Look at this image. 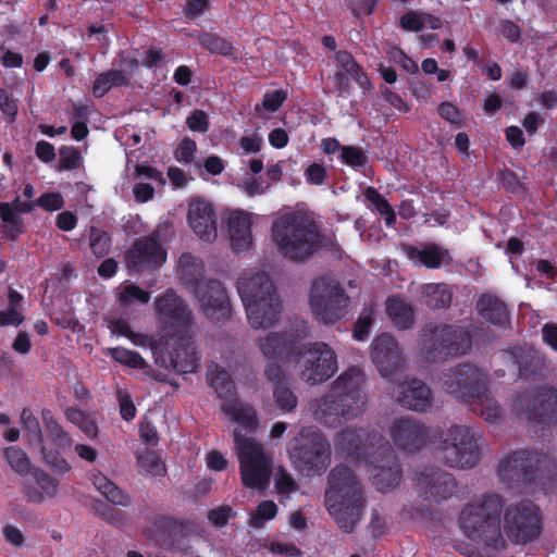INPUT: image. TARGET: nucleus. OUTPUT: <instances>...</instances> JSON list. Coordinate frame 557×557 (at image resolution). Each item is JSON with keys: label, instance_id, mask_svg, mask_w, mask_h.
<instances>
[{"label": "nucleus", "instance_id": "nucleus-36", "mask_svg": "<svg viewBox=\"0 0 557 557\" xmlns=\"http://www.w3.org/2000/svg\"><path fill=\"white\" fill-rule=\"evenodd\" d=\"M422 295L431 308L446 307L451 300V292L445 284H426L422 287Z\"/></svg>", "mask_w": 557, "mask_h": 557}, {"label": "nucleus", "instance_id": "nucleus-4", "mask_svg": "<svg viewBox=\"0 0 557 557\" xmlns=\"http://www.w3.org/2000/svg\"><path fill=\"white\" fill-rule=\"evenodd\" d=\"M339 449L348 456H362L369 465L372 483L376 490L386 492L400 481V470L391 455L387 444L376 445L363 430L344 431L338 438Z\"/></svg>", "mask_w": 557, "mask_h": 557}, {"label": "nucleus", "instance_id": "nucleus-61", "mask_svg": "<svg viewBox=\"0 0 557 557\" xmlns=\"http://www.w3.org/2000/svg\"><path fill=\"white\" fill-rule=\"evenodd\" d=\"M326 176L324 166L318 163H312L306 170V178L309 183L321 185Z\"/></svg>", "mask_w": 557, "mask_h": 557}, {"label": "nucleus", "instance_id": "nucleus-41", "mask_svg": "<svg viewBox=\"0 0 557 557\" xmlns=\"http://www.w3.org/2000/svg\"><path fill=\"white\" fill-rule=\"evenodd\" d=\"M66 418L75 425H77L82 432L89 438H95L98 433V428L90 417H87L83 411L74 408H69L65 411Z\"/></svg>", "mask_w": 557, "mask_h": 557}, {"label": "nucleus", "instance_id": "nucleus-45", "mask_svg": "<svg viewBox=\"0 0 557 557\" xmlns=\"http://www.w3.org/2000/svg\"><path fill=\"white\" fill-rule=\"evenodd\" d=\"M138 463L143 471H145L149 475H161L164 473V465L161 461L160 457L150 450H146L145 453L138 456Z\"/></svg>", "mask_w": 557, "mask_h": 557}, {"label": "nucleus", "instance_id": "nucleus-8", "mask_svg": "<svg viewBox=\"0 0 557 557\" xmlns=\"http://www.w3.org/2000/svg\"><path fill=\"white\" fill-rule=\"evenodd\" d=\"M444 389L456 399L472 403L488 422L500 416L497 403L487 394L485 374L472 366H460L444 374Z\"/></svg>", "mask_w": 557, "mask_h": 557}, {"label": "nucleus", "instance_id": "nucleus-26", "mask_svg": "<svg viewBox=\"0 0 557 557\" xmlns=\"http://www.w3.org/2000/svg\"><path fill=\"white\" fill-rule=\"evenodd\" d=\"M203 271L205 264L201 259L190 253H183L180 257L176 273L182 284L191 293L206 283V281H202Z\"/></svg>", "mask_w": 557, "mask_h": 557}, {"label": "nucleus", "instance_id": "nucleus-47", "mask_svg": "<svg viewBox=\"0 0 557 557\" xmlns=\"http://www.w3.org/2000/svg\"><path fill=\"white\" fill-rule=\"evenodd\" d=\"M274 484L276 493L282 497H288L296 491L297 484L283 468H278L275 472Z\"/></svg>", "mask_w": 557, "mask_h": 557}, {"label": "nucleus", "instance_id": "nucleus-2", "mask_svg": "<svg viewBox=\"0 0 557 557\" xmlns=\"http://www.w3.org/2000/svg\"><path fill=\"white\" fill-rule=\"evenodd\" d=\"M363 374L351 368L337 377L329 392L310 404L315 420L329 428H336L343 421L358 417L366 405L361 389Z\"/></svg>", "mask_w": 557, "mask_h": 557}, {"label": "nucleus", "instance_id": "nucleus-34", "mask_svg": "<svg viewBox=\"0 0 557 557\" xmlns=\"http://www.w3.org/2000/svg\"><path fill=\"white\" fill-rule=\"evenodd\" d=\"M94 486L112 504L125 506L128 496L100 472L91 473Z\"/></svg>", "mask_w": 557, "mask_h": 557}, {"label": "nucleus", "instance_id": "nucleus-62", "mask_svg": "<svg viewBox=\"0 0 557 557\" xmlns=\"http://www.w3.org/2000/svg\"><path fill=\"white\" fill-rule=\"evenodd\" d=\"M366 196L381 214L389 212L392 207L374 188H368Z\"/></svg>", "mask_w": 557, "mask_h": 557}, {"label": "nucleus", "instance_id": "nucleus-21", "mask_svg": "<svg viewBox=\"0 0 557 557\" xmlns=\"http://www.w3.org/2000/svg\"><path fill=\"white\" fill-rule=\"evenodd\" d=\"M371 359L385 379H391L403 364L398 345L389 334H382L373 341Z\"/></svg>", "mask_w": 557, "mask_h": 557}, {"label": "nucleus", "instance_id": "nucleus-17", "mask_svg": "<svg viewBox=\"0 0 557 557\" xmlns=\"http://www.w3.org/2000/svg\"><path fill=\"white\" fill-rule=\"evenodd\" d=\"M159 231L150 237L139 239L126 252L127 267L134 272L153 270L161 267L166 260V251L158 243Z\"/></svg>", "mask_w": 557, "mask_h": 557}, {"label": "nucleus", "instance_id": "nucleus-48", "mask_svg": "<svg viewBox=\"0 0 557 557\" xmlns=\"http://www.w3.org/2000/svg\"><path fill=\"white\" fill-rule=\"evenodd\" d=\"M90 248L95 256L103 257L109 252L110 238L107 233L91 228L90 233Z\"/></svg>", "mask_w": 557, "mask_h": 557}, {"label": "nucleus", "instance_id": "nucleus-16", "mask_svg": "<svg viewBox=\"0 0 557 557\" xmlns=\"http://www.w3.org/2000/svg\"><path fill=\"white\" fill-rule=\"evenodd\" d=\"M193 294L198 308L206 318L212 321H223L231 317V300L227 290L220 281H206Z\"/></svg>", "mask_w": 557, "mask_h": 557}, {"label": "nucleus", "instance_id": "nucleus-46", "mask_svg": "<svg viewBox=\"0 0 557 557\" xmlns=\"http://www.w3.org/2000/svg\"><path fill=\"white\" fill-rule=\"evenodd\" d=\"M237 186L239 190L248 197L263 195L270 188L268 182L263 181L261 177L252 176L246 177Z\"/></svg>", "mask_w": 557, "mask_h": 557}, {"label": "nucleus", "instance_id": "nucleus-5", "mask_svg": "<svg viewBox=\"0 0 557 557\" xmlns=\"http://www.w3.org/2000/svg\"><path fill=\"white\" fill-rule=\"evenodd\" d=\"M271 236L277 251L290 260H305L321 245L315 224L297 212H286L274 219Z\"/></svg>", "mask_w": 557, "mask_h": 557}, {"label": "nucleus", "instance_id": "nucleus-32", "mask_svg": "<svg viewBox=\"0 0 557 557\" xmlns=\"http://www.w3.org/2000/svg\"><path fill=\"white\" fill-rule=\"evenodd\" d=\"M399 23L401 28L408 32H419L424 27L438 29L442 26L440 17L417 11H409L405 13L400 17Z\"/></svg>", "mask_w": 557, "mask_h": 557}, {"label": "nucleus", "instance_id": "nucleus-40", "mask_svg": "<svg viewBox=\"0 0 557 557\" xmlns=\"http://www.w3.org/2000/svg\"><path fill=\"white\" fill-rule=\"evenodd\" d=\"M199 42L212 53H218L224 57L235 55V48L225 39L211 35L202 34L199 37Z\"/></svg>", "mask_w": 557, "mask_h": 557}, {"label": "nucleus", "instance_id": "nucleus-25", "mask_svg": "<svg viewBox=\"0 0 557 557\" xmlns=\"http://www.w3.org/2000/svg\"><path fill=\"white\" fill-rule=\"evenodd\" d=\"M265 376L273 384V395L276 404L282 410L292 411L297 406V397L293 391L285 385L287 376L282 367L269 364L264 370Z\"/></svg>", "mask_w": 557, "mask_h": 557}, {"label": "nucleus", "instance_id": "nucleus-49", "mask_svg": "<svg viewBox=\"0 0 557 557\" xmlns=\"http://www.w3.org/2000/svg\"><path fill=\"white\" fill-rule=\"evenodd\" d=\"M374 322V312L372 309L366 310L357 320L354 329V337L358 341H364Z\"/></svg>", "mask_w": 557, "mask_h": 557}, {"label": "nucleus", "instance_id": "nucleus-59", "mask_svg": "<svg viewBox=\"0 0 557 557\" xmlns=\"http://www.w3.org/2000/svg\"><path fill=\"white\" fill-rule=\"evenodd\" d=\"M37 205L42 207L47 211H55L63 207L64 201L60 194L48 193L40 196Z\"/></svg>", "mask_w": 557, "mask_h": 557}, {"label": "nucleus", "instance_id": "nucleus-43", "mask_svg": "<svg viewBox=\"0 0 557 557\" xmlns=\"http://www.w3.org/2000/svg\"><path fill=\"white\" fill-rule=\"evenodd\" d=\"M109 354L115 361L129 368L145 369L147 367L145 359L136 351L117 347L109 349Z\"/></svg>", "mask_w": 557, "mask_h": 557}, {"label": "nucleus", "instance_id": "nucleus-7", "mask_svg": "<svg viewBox=\"0 0 557 557\" xmlns=\"http://www.w3.org/2000/svg\"><path fill=\"white\" fill-rule=\"evenodd\" d=\"M503 500L497 494L483 496L466 506L460 515V528L472 541L486 547L504 546L499 525Z\"/></svg>", "mask_w": 557, "mask_h": 557}, {"label": "nucleus", "instance_id": "nucleus-57", "mask_svg": "<svg viewBox=\"0 0 557 557\" xmlns=\"http://www.w3.org/2000/svg\"><path fill=\"white\" fill-rule=\"evenodd\" d=\"M267 548L275 555H282L286 557H295L300 555V550L293 543L286 542H271L267 545Z\"/></svg>", "mask_w": 557, "mask_h": 557}, {"label": "nucleus", "instance_id": "nucleus-20", "mask_svg": "<svg viewBox=\"0 0 557 557\" xmlns=\"http://www.w3.org/2000/svg\"><path fill=\"white\" fill-rule=\"evenodd\" d=\"M187 221L200 240L212 243L216 239V214L210 202L200 198L191 199L188 203Z\"/></svg>", "mask_w": 557, "mask_h": 557}, {"label": "nucleus", "instance_id": "nucleus-9", "mask_svg": "<svg viewBox=\"0 0 557 557\" xmlns=\"http://www.w3.org/2000/svg\"><path fill=\"white\" fill-rule=\"evenodd\" d=\"M234 442L243 485L265 491L272 473V455L255 438L242 435L239 429L234 431Z\"/></svg>", "mask_w": 557, "mask_h": 557}, {"label": "nucleus", "instance_id": "nucleus-56", "mask_svg": "<svg viewBox=\"0 0 557 557\" xmlns=\"http://www.w3.org/2000/svg\"><path fill=\"white\" fill-rule=\"evenodd\" d=\"M196 152V143L189 138H185L178 145L175 156L181 162L191 163L194 161V154Z\"/></svg>", "mask_w": 557, "mask_h": 557}, {"label": "nucleus", "instance_id": "nucleus-58", "mask_svg": "<svg viewBox=\"0 0 557 557\" xmlns=\"http://www.w3.org/2000/svg\"><path fill=\"white\" fill-rule=\"evenodd\" d=\"M286 99V92L283 90H273L267 92L263 97L262 106L269 112L276 111L284 100Z\"/></svg>", "mask_w": 557, "mask_h": 557}, {"label": "nucleus", "instance_id": "nucleus-52", "mask_svg": "<svg viewBox=\"0 0 557 557\" xmlns=\"http://www.w3.org/2000/svg\"><path fill=\"white\" fill-rule=\"evenodd\" d=\"M42 456L45 462L57 473L63 474L71 470L69 462L58 454L47 451V449L44 448Z\"/></svg>", "mask_w": 557, "mask_h": 557}, {"label": "nucleus", "instance_id": "nucleus-35", "mask_svg": "<svg viewBox=\"0 0 557 557\" xmlns=\"http://www.w3.org/2000/svg\"><path fill=\"white\" fill-rule=\"evenodd\" d=\"M425 485H430V488L426 490L424 486V482L419 480V486L421 491H424L426 495L432 497H448L455 488L454 479L449 474H436L431 479V482H425Z\"/></svg>", "mask_w": 557, "mask_h": 557}, {"label": "nucleus", "instance_id": "nucleus-11", "mask_svg": "<svg viewBox=\"0 0 557 557\" xmlns=\"http://www.w3.org/2000/svg\"><path fill=\"white\" fill-rule=\"evenodd\" d=\"M308 301L313 317L324 324H333L343 319L350 306V298L341 284L326 276L313 282Z\"/></svg>", "mask_w": 557, "mask_h": 557}, {"label": "nucleus", "instance_id": "nucleus-13", "mask_svg": "<svg viewBox=\"0 0 557 557\" xmlns=\"http://www.w3.org/2000/svg\"><path fill=\"white\" fill-rule=\"evenodd\" d=\"M479 433L467 426L456 425L447 430L437 447V457L453 468H470L479 458Z\"/></svg>", "mask_w": 557, "mask_h": 557}, {"label": "nucleus", "instance_id": "nucleus-27", "mask_svg": "<svg viewBox=\"0 0 557 557\" xmlns=\"http://www.w3.org/2000/svg\"><path fill=\"white\" fill-rule=\"evenodd\" d=\"M406 253L416 265H424L426 268L436 269L450 261L448 251L438 245L409 246L406 248Z\"/></svg>", "mask_w": 557, "mask_h": 557}, {"label": "nucleus", "instance_id": "nucleus-18", "mask_svg": "<svg viewBox=\"0 0 557 557\" xmlns=\"http://www.w3.org/2000/svg\"><path fill=\"white\" fill-rule=\"evenodd\" d=\"M308 334L307 327H302L296 334L294 333H275L271 332L265 336L259 338L258 346L268 359L265 368L271 364L281 367L280 362H283L290 354L297 348L296 344L299 339L305 338Z\"/></svg>", "mask_w": 557, "mask_h": 557}, {"label": "nucleus", "instance_id": "nucleus-55", "mask_svg": "<svg viewBox=\"0 0 557 557\" xmlns=\"http://www.w3.org/2000/svg\"><path fill=\"white\" fill-rule=\"evenodd\" d=\"M438 114L449 123L460 126L462 123L461 112L450 102H443L438 107Z\"/></svg>", "mask_w": 557, "mask_h": 557}, {"label": "nucleus", "instance_id": "nucleus-54", "mask_svg": "<svg viewBox=\"0 0 557 557\" xmlns=\"http://www.w3.org/2000/svg\"><path fill=\"white\" fill-rule=\"evenodd\" d=\"M190 131L206 133L209 128L207 114L201 110H195L186 120Z\"/></svg>", "mask_w": 557, "mask_h": 557}, {"label": "nucleus", "instance_id": "nucleus-6", "mask_svg": "<svg viewBox=\"0 0 557 557\" xmlns=\"http://www.w3.org/2000/svg\"><path fill=\"white\" fill-rule=\"evenodd\" d=\"M325 493L329 513L345 532H351L360 519L363 502L360 486L352 472L344 466L332 470Z\"/></svg>", "mask_w": 557, "mask_h": 557}, {"label": "nucleus", "instance_id": "nucleus-14", "mask_svg": "<svg viewBox=\"0 0 557 557\" xmlns=\"http://www.w3.org/2000/svg\"><path fill=\"white\" fill-rule=\"evenodd\" d=\"M209 381L223 399L221 409L225 416L246 429H255L258 424L256 411L235 397L234 384L228 373L220 366L212 364L209 368Z\"/></svg>", "mask_w": 557, "mask_h": 557}, {"label": "nucleus", "instance_id": "nucleus-12", "mask_svg": "<svg viewBox=\"0 0 557 557\" xmlns=\"http://www.w3.org/2000/svg\"><path fill=\"white\" fill-rule=\"evenodd\" d=\"M296 369L301 381L314 386L326 382L338 370L337 356L325 343L315 342L297 348Z\"/></svg>", "mask_w": 557, "mask_h": 557}, {"label": "nucleus", "instance_id": "nucleus-63", "mask_svg": "<svg viewBox=\"0 0 557 557\" xmlns=\"http://www.w3.org/2000/svg\"><path fill=\"white\" fill-rule=\"evenodd\" d=\"M232 516V508L227 506L219 507L209 512V520L218 527L224 525Z\"/></svg>", "mask_w": 557, "mask_h": 557}, {"label": "nucleus", "instance_id": "nucleus-53", "mask_svg": "<svg viewBox=\"0 0 557 557\" xmlns=\"http://www.w3.org/2000/svg\"><path fill=\"white\" fill-rule=\"evenodd\" d=\"M342 160L349 166H361L366 163V156L360 148L342 147Z\"/></svg>", "mask_w": 557, "mask_h": 557}, {"label": "nucleus", "instance_id": "nucleus-24", "mask_svg": "<svg viewBox=\"0 0 557 557\" xmlns=\"http://www.w3.org/2000/svg\"><path fill=\"white\" fill-rule=\"evenodd\" d=\"M398 401L414 411H425L432 403L431 389L420 380H408L400 385Z\"/></svg>", "mask_w": 557, "mask_h": 557}, {"label": "nucleus", "instance_id": "nucleus-22", "mask_svg": "<svg viewBox=\"0 0 557 557\" xmlns=\"http://www.w3.org/2000/svg\"><path fill=\"white\" fill-rule=\"evenodd\" d=\"M59 480L46 471L34 468L23 479V493L27 502L44 504L57 497Z\"/></svg>", "mask_w": 557, "mask_h": 557}, {"label": "nucleus", "instance_id": "nucleus-38", "mask_svg": "<svg viewBox=\"0 0 557 557\" xmlns=\"http://www.w3.org/2000/svg\"><path fill=\"white\" fill-rule=\"evenodd\" d=\"M278 508L272 500L261 502L256 510L250 513L249 525L261 529L268 521L273 520L277 515Z\"/></svg>", "mask_w": 557, "mask_h": 557}, {"label": "nucleus", "instance_id": "nucleus-15", "mask_svg": "<svg viewBox=\"0 0 557 557\" xmlns=\"http://www.w3.org/2000/svg\"><path fill=\"white\" fill-rule=\"evenodd\" d=\"M505 530L518 544L536 539L542 531V516L537 506L527 500L510 505L505 511Z\"/></svg>", "mask_w": 557, "mask_h": 557}, {"label": "nucleus", "instance_id": "nucleus-19", "mask_svg": "<svg viewBox=\"0 0 557 557\" xmlns=\"http://www.w3.org/2000/svg\"><path fill=\"white\" fill-rule=\"evenodd\" d=\"M256 218V214L242 209L225 213L223 221L226 225L231 248L234 251H248L252 247L251 226Z\"/></svg>", "mask_w": 557, "mask_h": 557}, {"label": "nucleus", "instance_id": "nucleus-60", "mask_svg": "<svg viewBox=\"0 0 557 557\" xmlns=\"http://www.w3.org/2000/svg\"><path fill=\"white\" fill-rule=\"evenodd\" d=\"M134 199L138 203H145L154 197V188L147 183H137L133 188Z\"/></svg>", "mask_w": 557, "mask_h": 557}, {"label": "nucleus", "instance_id": "nucleus-50", "mask_svg": "<svg viewBox=\"0 0 557 557\" xmlns=\"http://www.w3.org/2000/svg\"><path fill=\"white\" fill-rule=\"evenodd\" d=\"M436 339H441V348H445L447 350V355L450 354H459V347H455L456 343L453 341L457 338V332L453 331L451 327H443L441 330H436L434 333Z\"/></svg>", "mask_w": 557, "mask_h": 557}, {"label": "nucleus", "instance_id": "nucleus-42", "mask_svg": "<svg viewBox=\"0 0 557 557\" xmlns=\"http://www.w3.org/2000/svg\"><path fill=\"white\" fill-rule=\"evenodd\" d=\"M336 62L360 86L363 87L368 84V78L362 74L361 69L349 53L344 51L337 52Z\"/></svg>", "mask_w": 557, "mask_h": 557}, {"label": "nucleus", "instance_id": "nucleus-39", "mask_svg": "<svg viewBox=\"0 0 557 557\" xmlns=\"http://www.w3.org/2000/svg\"><path fill=\"white\" fill-rule=\"evenodd\" d=\"M119 302L123 306H131L136 302L147 304L150 299V295L134 284H123L117 288L116 292Z\"/></svg>", "mask_w": 557, "mask_h": 557}, {"label": "nucleus", "instance_id": "nucleus-44", "mask_svg": "<svg viewBox=\"0 0 557 557\" xmlns=\"http://www.w3.org/2000/svg\"><path fill=\"white\" fill-rule=\"evenodd\" d=\"M5 458L9 465L21 475H27L34 468H30L26 454L17 448L10 447L5 450Z\"/></svg>", "mask_w": 557, "mask_h": 557}, {"label": "nucleus", "instance_id": "nucleus-37", "mask_svg": "<svg viewBox=\"0 0 557 557\" xmlns=\"http://www.w3.org/2000/svg\"><path fill=\"white\" fill-rule=\"evenodd\" d=\"M125 82L126 77L121 71H109L96 77L92 92L96 97H102L113 86L123 85Z\"/></svg>", "mask_w": 557, "mask_h": 557}, {"label": "nucleus", "instance_id": "nucleus-29", "mask_svg": "<svg viewBox=\"0 0 557 557\" xmlns=\"http://www.w3.org/2000/svg\"><path fill=\"white\" fill-rule=\"evenodd\" d=\"M533 457L527 451H518L503 459L497 468V475L502 481H518L525 476L532 468Z\"/></svg>", "mask_w": 557, "mask_h": 557}, {"label": "nucleus", "instance_id": "nucleus-3", "mask_svg": "<svg viewBox=\"0 0 557 557\" xmlns=\"http://www.w3.org/2000/svg\"><path fill=\"white\" fill-rule=\"evenodd\" d=\"M237 292L253 329L273 325L281 313V300L271 277L262 270L246 269L237 278Z\"/></svg>", "mask_w": 557, "mask_h": 557}, {"label": "nucleus", "instance_id": "nucleus-28", "mask_svg": "<svg viewBox=\"0 0 557 557\" xmlns=\"http://www.w3.org/2000/svg\"><path fill=\"white\" fill-rule=\"evenodd\" d=\"M34 202H22L15 199L12 203L0 202V218L3 222L4 233L12 239L24 232L20 212H28L34 208Z\"/></svg>", "mask_w": 557, "mask_h": 557}, {"label": "nucleus", "instance_id": "nucleus-31", "mask_svg": "<svg viewBox=\"0 0 557 557\" xmlns=\"http://www.w3.org/2000/svg\"><path fill=\"white\" fill-rule=\"evenodd\" d=\"M478 309L483 319L494 324H502L507 321V308L495 296L483 295L478 302Z\"/></svg>", "mask_w": 557, "mask_h": 557}, {"label": "nucleus", "instance_id": "nucleus-33", "mask_svg": "<svg viewBox=\"0 0 557 557\" xmlns=\"http://www.w3.org/2000/svg\"><path fill=\"white\" fill-rule=\"evenodd\" d=\"M386 312L395 326L407 329L413 320V310L410 305L397 297H389L386 300Z\"/></svg>", "mask_w": 557, "mask_h": 557}, {"label": "nucleus", "instance_id": "nucleus-10", "mask_svg": "<svg viewBox=\"0 0 557 557\" xmlns=\"http://www.w3.org/2000/svg\"><path fill=\"white\" fill-rule=\"evenodd\" d=\"M287 450L295 468L306 476L320 475L330 466V445L314 428L302 429L289 442Z\"/></svg>", "mask_w": 557, "mask_h": 557}, {"label": "nucleus", "instance_id": "nucleus-30", "mask_svg": "<svg viewBox=\"0 0 557 557\" xmlns=\"http://www.w3.org/2000/svg\"><path fill=\"white\" fill-rule=\"evenodd\" d=\"M534 407L528 412V419L550 423L557 414V393L545 391L534 399Z\"/></svg>", "mask_w": 557, "mask_h": 557}, {"label": "nucleus", "instance_id": "nucleus-51", "mask_svg": "<svg viewBox=\"0 0 557 557\" xmlns=\"http://www.w3.org/2000/svg\"><path fill=\"white\" fill-rule=\"evenodd\" d=\"M82 156L73 147H63L60 149V166L65 170H72L79 166Z\"/></svg>", "mask_w": 557, "mask_h": 557}, {"label": "nucleus", "instance_id": "nucleus-64", "mask_svg": "<svg viewBox=\"0 0 557 557\" xmlns=\"http://www.w3.org/2000/svg\"><path fill=\"white\" fill-rule=\"evenodd\" d=\"M35 152L38 159L46 163L51 162L55 158L54 147L45 140L37 143Z\"/></svg>", "mask_w": 557, "mask_h": 557}, {"label": "nucleus", "instance_id": "nucleus-1", "mask_svg": "<svg viewBox=\"0 0 557 557\" xmlns=\"http://www.w3.org/2000/svg\"><path fill=\"white\" fill-rule=\"evenodd\" d=\"M156 308L162 322L159 334L149 338L132 331L124 320L111 321L113 334L128 338L136 346L149 345L154 360L161 367L181 373L195 372L198 357L191 341L193 314L188 306L173 290L157 298Z\"/></svg>", "mask_w": 557, "mask_h": 557}, {"label": "nucleus", "instance_id": "nucleus-23", "mask_svg": "<svg viewBox=\"0 0 557 557\" xmlns=\"http://www.w3.org/2000/svg\"><path fill=\"white\" fill-rule=\"evenodd\" d=\"M395 444L405 450H416L426 441V430L418 421L409 418L396 419L391 428Z\"/></svg>", "mask_w": 557, "mask_h": 557}]
</instances>
